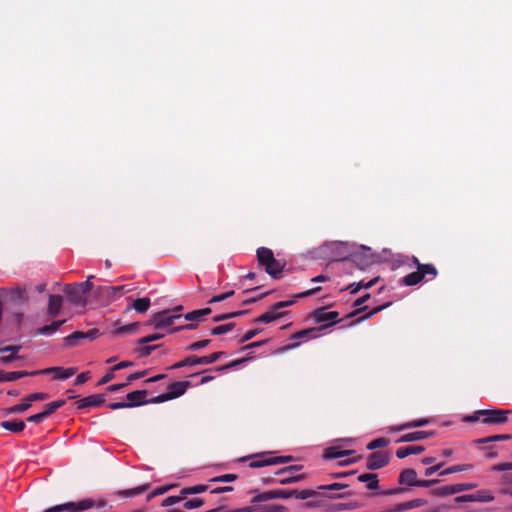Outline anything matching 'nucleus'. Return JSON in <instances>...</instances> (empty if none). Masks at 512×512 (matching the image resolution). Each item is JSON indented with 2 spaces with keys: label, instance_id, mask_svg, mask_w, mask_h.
Wrapping results in <instances>:
<instances>
[{
  "label": "nucleus",
  "instance_id": "30",
  "mask_svg": "<svg viewBox=\"0 0 512 512\" xmlns=\"http://www.w3.org/2000/svg\"><path fill=\"white\" fill-rule=\"evenodd\" d=\"M66 404L65 399H60L57 401L50 402L45 405L44 410L41 412L44 418L46 419L50 415H52L54 412H56L59 408L63 407Z\"/></svg>",
  "mask_w": 512,
  "mask_h": 512
},
{
  "label": "nucleus",
  "instance_id": "10",
  "mask_svg": "<svg viewBox=\"0 0 512 512\" xmlns=\"http://www.w3.org/2000/svg\"><path fill=\"white\" fill-rule=\"evenodd\" d=\"M312 317L315 323H326L327 328L338 322L339 313L337 311H327L325 307L313 311Z\"/></svg>",
  "mask_w": 512,
  "mask_h": 512
},
{
  "label": "nucleus",
  "instance_id": "56",
  "mask_svg": "<svg viewBox=\"0 0 512 512\" xmlns=\"http://www.w3.org/2000/svg\"><path fill=\"white\" fill-rule=\"evenodd\" d=\"M112 287H113V293L117 299L120 298L123 294L133 290V288L127 287L126 285L112 286Z\"/></svg>",
  "mask_w": 512,
  "mask_h": 512
},
{
  "label": "nucleus",
  "instance_id": "7",
  "mask_svg": "<svg viewBox=\"0 0 512 512\" xmlns=\"http://www.w3.org/2000/svg\"><path fill=\"white\" fill-rule=\"evenodd\" d=\"M94 501L91 499H84L79 502H67L64 504L56 505L44 510V512H61V511H84L91 509L94 506Z\"/></svg>",
  "mask_w": 512,
  "mask_h": 512
},
{
  "label": "nucleus",
  "instance_id": "59",
  "mask_svg": "<svg viewBox=\"0 0 512 512\" xmlns=\"http://www.w3.org/2000/svg\"><path fill=\"white\" fill-rule=\"evenodd\" d=\"M246 361V358H242V359H237V360H233L231 361L230 363L228 364H225L221 367H218L216 370L217 371H224V370H228V369H231V368H234L240 364H242L243 362Z\"/></svg>",
  "mask_w": 512,
  "mask_h": 512
},
{
  "label": "nucleus",
  "instance_id": "20",
  "mask_svg": "<svg viewBox=\"0 0 512 512\" xmlns=\"http://www.w3.org/2000/svg\"><path fill=\"white\" fill-rule=\"evenodd\" d=\"M63 298L60 295H50L48 303V315L56 317L62 308Z\"/></svg>",
  "mask_w": 512,
  "mask_h": 512
},
{
  "label": "nucleus",
  "instance_id": "14",
  "mask_svg": "<svg viewBox=\"0 0 512 512\" xmlns=\"http://www.w3.org/2000/svg\"><path fill=\"white\" fill-rule=\"evenodd\" d=\"M190 386V381H176L168 386L167 392L170 394L172 400L182 396Z\"/></svg>",
  "mask_w": 512,
  "mask_h": 512
},
{
  "label": "nucleus",
  "instance_id": "46",
  "mask_svg": "<svg viewBox=\"0 0 512 512\" xmlns=\"http://www.w3.org/2000/svg\"><path fill=\"white\" fill-rule=\"evenodd\" d=\"M363 503L359 501H350L347 503H339L337 504V510H355L361 508Z\"/></svg>",
  "mask_w": 512,
  "mask_h": 512
},
{
  "label": "nucleus",
  "instance_id": "32",
  "mask_svg": "<svg viewBox=\"0 0 512 512\" xmlns=\"http://www.w3.org/2000/svg\"><path fill=\"white\" fill-rule=\"evenodd\" d=\"M224 354H225V352L218 351V352H213L212 354L207 355V356H201V357L197 356V365L212 364V363L218 361Z\"/></svg>",
  "mask_w": 512,
  "mask_h": 512
},
{
  "label": "nucleus",
  "instance_id": "4",
  "mask_svg": "<svg viewBox=\"0 0 512 512\" xmlns=\"http://www.w3.org/2000/svg\"><path fill=\"white\" fill-rule=\"evenodd\" d=\"M294 303V300H286V301H279L273 304L270 309L254 319V322H260V323H270L276 319L281 318L286 314V312H280V309L286 308L291 306Z\"/></svg>",
  "mask_w": 512,
  "mask_h": 512
},
{
  "label": "nucleus",
  "instance_id": "15",
  "mask_svg": "<svg viewBox=\"0 0 512 512\" xmlns=\"http://www.w3.org/2000/svg\"><path fill=\"white\" fill-rule=\"evenodd\" d=\"M433 435H434V432H428V431L410 432V433L402 435L399 439L396 440V443L420 441L423 439H427Z\"/></svg>",
  "mask_w": 512,
  "mask_h": 512
},
{
  "label": "nucleus",
  "instance_id": "49",
  "mask_svg": "<svg viewBox=\"0 0 512 512\" xmlns=\"http://www.w3.org/2000/svg\"><path fill=\"white\" fill-rule=\"evenodd\" d=\"M163 337H164V334H161V333L150 334V335H147V336H144V337L140 338L138 340V345L148 344L150 342H154V341L160 340Z\"/></svg>",
  "mask_w": 512,
  "mask_h": 512
},
{
  "label": "nucleus",
  "instance_id": "39",
  "mask_svg": "<svg viewBox=\"0 0 512 512\" xmlns=\"http://www.w3.org/2000/svg\"><path fill=\"white\" fill-rule=\"evenodd\" d=\"M31 407V404L26 400L23 403L16 404L6 409V414H18L27 411Z\"/></svg>",
  "mask_w": 512,
  "mask_h": 512
},
{
  "label": "nucleus",
  "instance_id": "60",
  "mask_svg": "<svg viewBox=\"0 0 512 512\" xmlns=\"http://www.w3.org/2000/svg\"><path fill=\"white\" fill-rule=\"evenodd\" d=\"M304 478V475L301 474V475H297V476H288V477H284V478H281L278 480V482L280 484H290V483H295V482H298L300 480H302Z\"/></svg>",
  "mask_w": 512,
  "mask_h": 512
},
{
  "label": "nucleus",
  "instance_id": "35",
  "mask_svg": "<svg viewBox=\"0 0 512 512\" xmlns=\"http://www.w3.org/2000/svg\"><path fill=\"white\" fill-rule=\"evenodd\" d=\"M473 469L472 464H459V465H453L443 471L440 472V476L449 475L452 473L462 472Z\"/></svg>",
  "mask_w": 512,
  "mask_h": 512
},
{
  "label": "nucleus",
  "instance_id": "13",
  "mask_svg": "<svg viewBox=\"0 0 512 512\" xmlns=\"http://www.w3.org/2000/svg\"><path fill=\"white\" fill-rule=\"evenodd\" d=\"M77 371V368H63V367H49L43 370H40V374H50L54 373L56 379H68L73 376Z\"/></svg>",
  "mask_w": 512,
  "mask_h": 512
},
{
  "label": "nucleus",
  "instance_id": "64",
  "mask_svg": "<svg viewBox=\"0 0 512 512\" xmlns=\"http://www.w3.org/2000/svg\"><path fill=\"white\" fill-rule=\"evenodd\" d=\"M493 471H507L512 470V462L498 463L492 466Z\"/></svg>",
  "mask_w": 512,
  "mask_h": 512
},
{
  "label": "nucleus",
  "instance_id": "37",
  "mask_svg": "<svg viewBox=\"0 0 512 512\" xmlns=\"http://www.w3.org/2000/svg\"><path fill=\"white\" fill-rule=\"evenodd\" d=\"M195 365H197V356L191 355V356H188L187 358L173 364L169 369H180L182 367L195 366Z\"/></svg>",
  "mask_w": 512,
  "mask_h": 512
},
{
  "label": "nucleus",
  "instance_id": "61",
  "mask_svg": "<svg viewBox=\"0 0 512 512\" xmlns=\"http://www.w3.org/2000/svg\"><path fill=\"white\" fill-rule=\"evenodd\" d=\"M21 346L19 345H9L0 348V353H7L9 352V355H17V353L21 350Z\"/></svg>",
  "mask_w": 512,
  "mask_h": 512
},
{
  "label": "nucleus",
  "instance_id": "48",
  "mask_svg": "<svg viewBox=\"0 0 512 512\" xmlns=\"http://www.w3.org/2000/svg\"><path fill=\"white\" fill-rule=\"evenodd\" d=\"M48 398H49V395L47 393L36 392V393L29 394L27 397H25L24 400H26L28 403L31 404L32 402L44 401Z\"/></svg>",
  "mask_w": 512,
  "mask_h": 512
},
{
  "label": "nucleus",
  "instance_id": "19",
  "mask_svg": "<svg viewBox=\"0 0 512 512\" xmlns=\"http://www.w3.org/2000/svg\"><path fill=\"white\" fill-rule=\"evenodd\" d=\"M150 484L145 483L140 486H137L135 488L125 489V490H119L115 492V495L118 497H135L140 494H143L144 492L148 491L150 489Z\"/></svg>",
  "mask_w": 512,
  "mask_h": 512
},
{
  "label": "nucleus",
  "instance_id": "1",
  "mask_svg": "<svg viewBox=\"0 0 512 512\" xmlns=\"http://www.w3.org/2000/svg\"><path fill=\"white\" fill-rule=\"evenodd\" d=\"M256 256L259 267L263 268L268 275L274 279L281 277L285 264L274 257V253L271 249L260 247L256 251Z\"/></svg>",
  "mask_w": 512,
  "mask_h": 512
},
{
  "label": "nucleus",
  "instance_id": "45",
  "mask_svg": "<svg viewBox=\"0 0 512 512\" xmlns=\"http://www.w3.org/2000/svg\"><path fill=\"white\" fill-rule=\"evenodd\" d=\"M272 499H275L274 492H273V490H270V491H265L263 493L256 495L255 497H253L251 502L258 503V502H264V501H268V500H272Z\"/></svg>",
  "mask_w": 512,
  "mask_h": 512
},
{
  "label": "nucleus",
  "instance_id": "9",
  "mask_svg": "<svg viewBox=\"0 0 512 512\" xmlns=\"http://www.w3.org/2000/svg\"><path fill=\"white\" fill-rule=\"evenodd\" d=\"M476 487H477V484H475V483H459V484L438 487V488L432 490V494L435 496L445 497V496L460 493L462 491L472 490Z\"/></svg>",
  "mask_w": 512,
  "mask_h": 512
},
{
  "label": "nucleus",
  "instance_id": "25",
  "mask_svg": "<svg viewBox=\"0 0 512 512\" xmlns=\"http://www.w3.org/2000/svg\"><path fill=\"white\" fill-rule=\"evenodd\" d=\"M265 456H266L265 453H261V454H256V455L249 456V457H242L240 459V461H246L247 459H250V458H260V459H256V460L251 461L249 463V467L250 468H261V467H264V466L271 465L270 458H265L264 459Z\"/></svg>",
  "mask_w": 512,
  "mask_h": 512
},
{
  "label": "nucleus",
  "instance_id": "3",
  "mask_svg": "<svg viewBox=\"0 0 512 512\" xmlns=\"http://www.w3.org/2000/svg\"><path fill=\"white\" fill-rule=\"evenodd\" d=\"M327 329V325H321L319 327L307 328L298 332L293 333L290 336L291 340H296V342L288 344L283 348L284 351L292 350L297 348L300 345L301 341H307L309 339H314L319 337V333L323 330Z\"/></svg>",
  "mask_w": 512,
  "mask_h": 512
},
{
  "label": "nucleus",
  "instance_id": "29",
  "mask_svg": "<svg viewBox=\"0 0 512 512\" xmlns=\"http://www.w3.org/2000/svg\"><path fill=\"white\" fill-rule=\"evenodd\" d=\"M473 502H482L488 503L494 500V495L490 490L482 489L478 490L476 493L471 494Z\"/></svg>",
  "mask_w": 512,
  "mask_h": 512
},
{
  "label": "nucleus",
  "instance_id": "8",
  "mask_svg": "<svg viewBox=\"0 0 512 512\" xmlns=\"http://www.w3.org/2000/svg\"><path fill=\"white\" fill-rule=\"evenodd\" d=\"M180 314H175L171 310H163L153 314L147 324L153 325L156 329L171 325L175 319L180 318Z\"/></svg>",
  "mask_w": 512,
  "mask_h": 512
},
{
  "label": "nucleus",
  "instance_id": "33",
  "mask_svg": "<svg viewBox=\"0 0 512 512\" xmlns=\"http://www.w3.org/2000/svg\"><path fill=\"white\" fill-rule=\"evenodd\" d=\"M211 313L210 308H203L199 310H194L187 313L184 318L187 321H200L204 316H207Z\"/></svg>",
  "mask_w": 512,
  "mask_h": 512
},
{
  "label": "nucleus",
  "instance_id": "41",
  "mask_svg": "<svg viewBox=\"0 0 512 512\" xmlns=\"http://www.w3.org/2000/svg\"><path fill=\"white\" fill-rule=\"evenodd\" d=\"M293 492H294L293 496H295L297 499H301V500H305V499H308L311 497H316L319 495L315 490H312V489H304L301 491L293 490Z\"/></svg>",
  "mask_w": 512,
  "mask_h": 512
},
{
  "label": "nucleus",
  "instance_id": "24",
  "mask_svg": "<svg viewBox=\"0 0 512 512\" xmlns=\"http://www.w3.org/2000/svg\"><path fill=\"white\" fill-rule=\"evenodd\" d=\"M359 482L367 483L368 490H375L379 487V480L377 474L363 473L357 477Z\"/></svg>",
  "mask_w": 512,
  "mask_h": 512
},
{
  "label": "nucleus",
  "instance_id": "55",
  "mask_svg": "<svg viewBox=\"0 0 512 512\" xmlns=\"http://www.w3.org/2000/svg\"><path fill=\"white\" fill-rule=\"evenodd\" d=\"M138 403H128V402H113L108 405L110 409L117 410L122 408H132L137 407Z\"/></svg>",
  "mask_w": 512,
  "mask_h": 512
},
{
  "label": "nucleus",
  "instance_id": "58",
  "mask_svg": "<svg viewBox=\"0 0 512 512\" xmlns=\"http://www.w3.org/2000/svg\"><path fill=\"white\" fill-rule=\"evenodd\" d=\"M478 413H480V410L475 411L471 415L464 416L462 421L465 422V423H474V422H477V421H481L482 422V415H480Z\"/></svg>",
  "mask_w": 512,
  "mask_h": 512
},
{
  "label": "nucleus",
  "instance_id": "63",
  "mask_svg": "<svg viewBox=\"0 0 512 512\" xmlns=\"http://www.w3.org/2000/svg\"><path fill=\"white\" fill-rule=\"evenodd\" d=\"M169 400H171L170 394L168 392H166V393L160 394V395L148 400V403L157 404V403H162V402L169 401Z\"/></svg>",
  "mask_w": 512,
  "mask_h": 512
},
{
  "label": "nucleus",
  "instance_id": "17",
  "mask_svg": "<svg viewBox=\"0 0 512 512\" xmlns=\"http://www.w3.org/2000/svg\"><path fill=\"white\" fill-rule=\"evenodd\" d=\"M429 423V420L427 418H422L414 421H410L401 425H393L389 426L388 430L392 432H399L407 429H412L416 427H423L426 426Z\"/></svg>",
  "mask_w": 512,
  "mask_h": 512
},
{
  "label": "nucleus",
  "instance_id": "18",
  "mask_svg": "<svg viewBox=\"0 0 512 512\" xmlns=\"http://www.w3.org/2000/svg\"><path fill=\"white\" fill-rule=\"evenodd\" d=\"M95 295L96 297L106 303H110L114 300H116V296L113 293V287L112 286H99L95 289Z\"/></svg>",
  "mask_w": 512,
  "mask_h": 512
},
{
  "label": "nucleus",
  "instance_id": "21",
  "mask_svg": "<svg viewBox=\"0 0 512 512\" xmlns=\"http://www.w3.org/2000/svg\"><path fill=\"white\" fill-rule=\"evenodd\" d=\"M132 303L129 305L125 311H129L130 309H134L137 313L143 314L147 312L151 305L150 298L144 297V298H138L135 300H131Z\"/></svg>",
  "mask_w": 512,
  "mask_h": 512
},
{
  "label": "nucleus",
  "instance_id": "12",
  "mask_svg": "<svg viewBox=\"0 0 512 512\" xmlns=\"http://www.w3.org/2000/svg\"><path fill=\"white\" fill-rule=\"evenodd\" d=\"M105 398L102 394H93L82 399H79L76 402V406L78 409H85L90 407H99L104 404Z\"/></svg>",
  "mask_w": 512,
  "mask_h": 512
},
{
  "label": "nucleus",
  "instance_id": "5",
  "mask_svg": "<svg viewBox=\"0 0 512 512\" xmlns=\"http://www.w3.org/2000/svg\"><path fill=\"white\" fill-rule=\"evenodd\" d=\"M64 292L73 305L80 307L86 306L87 293L83 288H81V285H78V283L67 284L64 288Z\"/></svg>",
  "mask_w": 512,
  "mask_h": 512
},
{
  "label": "nucleus",
  "instance_id": "52",
  "mask_svg": "<svg viewBox=\"0 0 512 512\" xmlns=\"http://www.w3.org/2000/svg\"><path fill=\"white\" fill-rule=\"evenodd\" d=\"M238 476L236 474H224L217 477L212 478L211 482H233L237 480Z\"/></svg>",
  "mask_w": 512,
  "mask_h": 512
},
{
  "label": "nucleus",
  "instance_id": "23",
  "mask_svg": "<svg viewBox=\"0 0 512 512\" xmlns=\"http://www.w3.org/2000/svg\"><path fill=\"white\" fill-rule=\"evenodd\" d=\"M424 450L425 447L420 445L400 447L396 451V457H398L399 459H403L412 454H421L422 452H424Z\"/></svg>",
  "mask_w": 512,
  "mask_h": 512
},
{
  "label": "nucleus",
  "instance_id": "16",
  "mask_svg": "<svg viewBox=\"0 0 512 512\" xmlns=\"http://www.w3.org/2000/svg\"><path fill=\"white\" fill-rule=\"evenodd\" d=\"M417 480V472L412 468L404 469L398 477L401 485L416 486Z\"/></svg>",
  "mask_w": 512,
  "mask_h": 512
},
{
  "label": "nucleus",
  "instance_id": "22",
  "mask_svg": "<svg viewBox=\"0 0 512 512\" xmlns=\"http://www.w3.org/2000/svg\"><path fill=\"white\" fill-rule=\"evenodd\" d=\"M148 395L147 390H136L126 395L128 403H138L137 406H141L148 403L146 396Z\"/></svg>",
  "mask_w": 512,
  "mask_h": 512
},
{
  "label": "nucleus",
  "instance_id": "47",
  "mask_svg": "<svg viewBox=\"0 0 512 512\" xmlns=\"http://www.w3.org/2000/svg\"><path fill=\"white\" fill-rule=\"evenodd\" d=\"M210 342H211L210 339L196 341V342L189 344L186 349L188 351H197V350L207 347L210 344Z\"/></svg>",
  "mask_w": 512,
  "mask_h": 512
},
{
  "label": "nucleus",
  "instance_id": "44",
  "mask_svg": "<svg viewBox=\"0 0 512 512\" xmlns=\"http://www.w3.org/2000/svg\"><path fill=\"white\" fill-rule=\"evenodd\" d=\"M158 347H160V345L142 344V345H139V347L137 348V352L139 353V355L141 357H148Z\"/></svg>",
  "mask_w": 512,
  "mask_h": 512
},
{
  "label": "nucleus",
  "instance_id": "26",
  "mask_svg": "<svg viewBox=\"0 0 512 512\" xmlns=\"http://www.w3.org/2000/svg\"><path fill=\"white\" fill-rule=\"evenodd\" d=\"M353 450H340L338 447H329L324 452L326 459H337L353 454Z\"/></svg>",
  "mask_w": 512,
  "mask_h": 512
},
{
  "label": "nucleus",
  "instance_id": "40",
  "mask_svg": "<svg viewBox=\"0 0 512 512\" xmlns=\"http://www.w3.org/2000/svg\"><path fill=\"white\" fill-rule=\"evenodd\" d=\"M234 327H235V323L234 322H230V323H227V324L219 325V326L214 327L211 330V334L212 335H222V334H225L227 332H230L231 330H233Z\"/></svg>",
  "mask_w": 512,
  "mask_h": 512
},
{
  "label": "nucleus",
  "instance_id": "6",
  "mask_svg": "<svg viewBox=\"0 0 512 512\" xmlns=\"http://www.w3.org/2000/svg\"><path fill=\"white\" fill-rule=\"evenodd\" d=\"M510 410H502V409H490V410H480V415H482V423L493 425V424H503L507 422L508 414H510Z\"/></svg>",
  "mask_w": 512,
  "mask_h": 512
},
{
  "label": "nucleus",
  "instance_id": "42",
  "mask_svg": "<svg viewBox=\"0 0 512 512\" xmlns=\"http://www.w3.org/2000/svg\"><path fill=\"white\" fill-rule=\"evenodd\" d=\"M13 299L19 303H24L28 300L27 292L25 289L17 287L11 291Z\"/></svg>",
  "mask_w": 512,
  "mask_h": 512
},
{
  "label": "nucleus",
  "instance_id": "51",
  "mask_svg": "<svg viewBox=\"0 0 512 512\" xmlns=\"http://www.w3.org/2000/svg\"><path fill=\"white\" fill-rule=\"evenodd\" d=\"M204 504V501L200 498H194L186 501L184 503V508L191 510L201 507Z\"/></svg>",
  "mask_w": 512,
  "mask_h": 512
},
{
  "label": "nucleus",
  "instance_id": "57",
  "mask_svg": "<svg viewBox=\"0 0 512 512\" xmlns=\"http://www.w3.org/2000/svg\"><path fill=\"white\" fill-rule=\"evenodd\" d=\"M262 331V329H251V330H248L244 336L239 340V343H245L249 340H251L252 338H254L256 335H258L260 332Z\"/></svg>",
  "mask_w": 512,
  "mask_h": 512
},
{
  "label": "nucleus",
  "instance_id": "2",
  "mask_svg": "<svg viewBox=\"0 0 512 512\" xmlns=\"http://www.w3.org/2000/svg\"><path fill=\"white\" fill-rule=\"evenodd\" d=\"M411 260L417 270L401 278L400 283L402 285L414 286L424 280L426 276H429L427 280H431L438 275V271L433 264H422L415 256H412Z\"/></svg>",
  "mask_w": 512,
  "mask_h": 512
},
{
  "label": "nucleus",
  "instance_id": "36",
  "mask_svg": "<svg viewBox=\"0 0 512 512\" xmlns=\"http://www.w3.org/2000/svg\"><path fill=\"white\" fill-rule=\"evenodd\" d=\"M207 488H208L207 485H204V484H199V485H195L192 487H186L181 490V495L184 499L186 497V495H189V494L203 493L207 490Z\"/></svg>",
  "mask_w": 512,
  "mask_h": 512
},
{
  "label": "nucleus",
  "instance_id": "28",
  "mask_svg": "<svg viewBox=\"0 0 512 512\" xmlns=\"http://www.w3.org/2000/svg\"><path fill=\"white\" fill-rule=\"evenodd\" d=\"M1 426L4 429H6L8 431H11L13 433H20V432H22L25 429L26 425H25L24 421L15 419V420H12V421H3V422H1Z\"/></svg>",
  "mask_w": 512,
  "mask_h": 512
},
{
  "label": "nucleus",
  "instance_id": "43",
  "mask_svg": "<svg viewBox=\"0 0 512 512\" xmlns=\"http://www.w3.org/2000/svg\"><path fill=\"white\" fill-rule=\"evenodd\" d=\"M389 440L383 437L376 438L367 444L368 450H374L377 448H383L388 446Z\"/></svg>",
  "mask_w": 512,
  "mask_h": 512
},
{
  "label": "nucleus",
  "instance_id": "54",
  "mask_svg": "<svg viewBox=\"0 0 512 512\" xmlns=\"http://www.w3.org/2000/svg\"><path fill=\"white\" fill-rule=\"evenodd\" d=\"M274 498H283L287 499L293 496V490H285V489H274Z\"/></svg>",
  "mask_w": 512,
  "mask_h": 512
},
{
  "label": "nucleus",
  "instance_id": "34",
  "mask_svg": "<svg viewBox=\"0 0 512 512\" xmlns=\"http://www.w3.org/2000/svg\"><path fill=\"white\" fill-rule=\"evenodd\" d=\"M65 322L66 320L54 321L51 324L45 325L42 328H40L39 333L43 335H51L55 333Z\"/></svg>",
  "mask_w": 512,
  "mask_h": 512
},
{
  "label": "nucleus",
  "instance_id": "50",
  "mask_svg": "<svg viewBox=\"0 0 512 512\" xmlns=\"http://www.w3.org/2000/svg\"><path fill=\"white\" fill-rule=\"evenodd\" d=\"M348 486H349L348 484H343V483L335 482V483H332V484L321 485V486L318 487V489L329 490V491H337V490L345 489Z\"/></svg>",
  "mask_w": 512,
  "mask_h": 512
},
{
  "label": "nucleus",
  "instance_id": "38",
  "mask_svg": "<svg viewBox=\"0 0 512 512\" xmlns=\"http://www.w3.org/2000/svg\"><path fill=\"white\" fill-rule=\"evenodd\" d=\"M138 325H139L138 322L127 324V325H123V326H120V327L116 328L113 331V333L115 335L132 334V333L136 332V330L138 328Z\"/></svg>",
  "mask_w": 512,
  "mask_h": 512
},
{
  "label": "nucleus",
  "instance_id": "11",
  "mask_svg": "<svg viewBox=\"0 0 512 512\" xmlns=\"http://www.w3.org/2000/svg\"><path fill=\"white\" fill-rule=\"evenodd\" d=\"M390 457L385 451L371 453L367 458L366 467L369 470H377L389 463Z\"/></svg>",
  "mask_w": 512,
  "mask_h": 512
},
{
  "label": "nucleus",
  "instance_id": "31",
  "mask_svg": "<svg viewBox=\"0 0 512 512\" xmlns=\"http://www.w3.org/2000/svg\"><path fill=\"white\" fill-rule=\"evenodd\" d=\"M87 339L86 332L75 331L69 336L64 338V342L66 346L73 347L78 345L80 340Z\"/></svg>",
  "mask_w": 512,
  "mask_h": 512
},
{
  "label": "nucleus",
  "instance_id": "62",
  "mask_svg": "<svg viewBox=\"0 0 512 512\" xmlns=\"http://www.w3.org/2000/svg\"><path fill=\"white\" fill-rule=\"evenodd\" d=\"M182 499H183L182 495L181 496H169L166 499H164V501L162 502V506H164V507L172 506V505L180 502Z\"/></svg>",
  "mask_w": 512,
  "mask_h": 512
},
{
  "label": "nucleus",
  "instance_id": "27",
  "mask_svg": "<svg viewBox=\"0 0 512 512\" xmlns=\"http://www.w3.org/2000/svg\"><path fill=\"white\" fill-rule=\"evenodd\" d=\"M40 374V370H36V371H32V372H27V371H13V372H4V382H7V381H15L17 379H20L22 377H26V376H35V375H39Z\"/></svg>",
  "mask_w": 512,
  "mask_h": 512
},
{
  "label": "nucleus",
  "instance_id": "53",
  "mask_svg": "<svg viewBox=\"0 0 512 512\" xmlns=\"http://www.w3.org/2000/svg\"><path fill=\"white\" fill-rule=\"evenodd\" d=\"M260 512H286L287 508L282 505H265L260 507Z\"/></svg>",
  "mask_w": 512,
  "mask_h": 512
}]
</instances>
